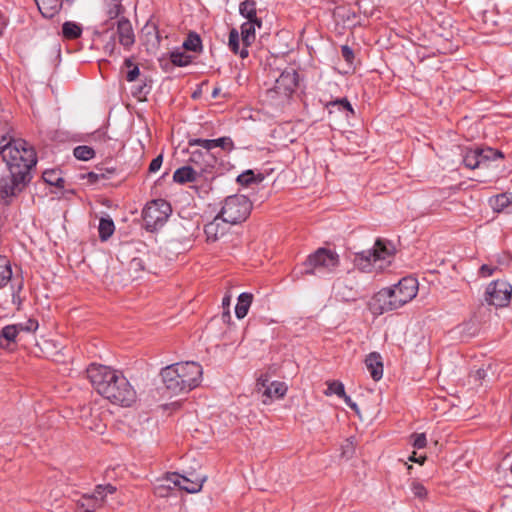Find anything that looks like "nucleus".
<instances>
[{
	"label": "nucleus",
	"instance_id": "obj_1",
	"mask_svg": "<svg viewBox=\"0 0 512 512\" xmlns=\"http://www.w3.org/2000/svg\"><path fill=\"white\" fill-rule=\"evenodd\" d=\"M0 155L10 173L9 177L1 180L0 192L3 197L14 196L30 181V170L37 162L35 151L24 140H12L2 129Z\"/></svg>",
	"mask_w": 512,
	"mask_h": 512
},
{
	"label": "nucleus",
	"instance_id": "obj_2",
	"mask_svg": "<svg viewBox=\"0 0 512 512\" xmlns=\"http://www.w3.org/2000/svg\"><path fill=\"white\" fill-rule=\"evenodd\" d=\"M87 375L96 391L110 402L131 406L136 401V391L121 372L92 364L87 369Z\"/></svg>",
	"mask_w": 512,
	"mask_h": 512
},
{
	"label": "nucleus",
	"instance_id": "obj_3",
	"mask_svg": "<svg viewBox=\"0 0 512 512\" xmlns=\"http://www.w3.org/2000/svg\"><path fill=\"white\" fill-rule=\"evenodd\" d=\"M418 292V282L413 277L402 278L397 284L381 289L371 300L373 314L380 315L396 310L410 302Z\"/></svg>",
	"mask_w": 512,
	"mask_h": 512
},
{
	"label": "nucleus",
	"instance_id": "obj_4",
	"mask_svg": "<svg viewBox=\"0 0 512 512\" xmlns=\"http://www.w3.org/2000/svg\"><path fill=\"white\" fill-rule=\"evenodd\" d=\"M203 368L194 361L179 362L161 370L165 387L173 394L187 393L202 381Z\"/></svg>",
	"mask_w": 512,
	"mask_h": 512
},
{
	"label": "nucleus",
	"instance_id": "obj_5",
	"mask_svg": "<svg viewBox=\"0 0 512 512\" xmlns=\"http://www.w3.org/2000/svg\"><path fill=\"white\" fill-rule=\"evenodd\" d=\"M394 249L383 240H377L372 249L355 255L354 264L363 272L383 270L390 265Z\"/></svg>",
	"mask_w": 512,
	"mask_h": 512
},
{
	"label": "nucleus",
	"instance_id": "obj_6",
	"mask_svg": "<svg viewBox=\"0 0 512 512\" xmlns=\"http://www.w3.org/2000/svg\"><path fill=\"white\" fill-rule=\"evenodd\" d=\"M298 84V74L294 69H287L275 80L272 88L265 94V102L275 108L284 107L294 93Z\"/></svg>",
	"mask_w": 512,
	"mask_h": 512
},
{
	"label": "nucleus",
	"instance_id": "obj_7",
	"mask_svg": "<svg viewBox=\"0 0 512 512\" xmlns=\"http://www.w3.org/2000/svg\"><path fill=\"white\" fill-rule=\"evenodd\" d=\"M251 209L252 204L246 196L233 195L225 199L219 214L228 224L235 225L246 220Z\"/></svg>",
	"mask_w": 512,
	"mask_h": 512
},
{
	"label": "nucleus",
	"instance_id": "obj_8",
	"mask_svg": "<svg viewBox=\"0 0 512 512\" xmlns=\"http://www.w3.org/2000/svg\"><path fill=\"white\" fill-rule=\"evenodd\" d=\"M339 265L337 253L320 248L311 254L305 262L306 274H320L333 272Z\"/></svg>",
	"mask_w": 512,
	"mask_h": 512
},
{
	"label": "nucleus",
	"instance_id": "obj_9",
	"mask_svg": "<svg viewBox=\"0 0 512 512\" xmlns=\"http://www.w3.org/2000/svg\"><path fill=\"white\" fill-rule=\"evenodd\" d=\"M171 211L170 204L163 199L149 202L142 213L145 228L149 231H155L162 227L171 214Z\"/></svg>",
	"mask_w": 512,
	"mask_h": 512
},
{
	"label": "nucleus",
	"instance_id": "obj_10",
	"mask_svg": "<svg viewBox=\"0 0 512 512\" xmlns=\"http://www.w3.org/2000/svg\"><path fill=\"white\" fill-rule=\"evenodd\" d=\"M115 492L116 487L111 484L96 486L92 494H85L78 500L76 512H95L105 504L106 497Z\"/></svg>",
	"mask_w": 512,
	"mask_h": 512
},
{
	"label": "nucleus",
	"instance_id": "obj_11",
	"mask_svg": "<svg viewBox=\"0 0 512 512\" xmlns=\"http://www.w3.org/2000/svg\"><path fill=\"white\" fill-rule=\"evenodd\" d=\"M503 158V154L499 150H494L490 147L469 149L464 154L463 162L466 167L475 169L485 164L486 162Z\"/></svg>",
	"mask_w": 512,
	"mask_h": 512
},
{
	"label": "nucleus",
	"instance_id": "obj_12",
	"mask_svg": "<svg viewBox=\"0 0 512 512\" xmlns=\"http://www.w3.org/2000/svg\"><path fill=\"white\" fill-rule=\"evenodd\" d=\"M486 301L496 307L509 304L512 295V286L505 281H495L486 288Z\"/></svg>",
	"mask_w": 512,
	"mask_h": 512
},
{
	"label": "nucleus",
	"instance_id": "obj_13",
	"mask_svg": "<svg viewBox=\"0 0 512 512\" xmlns=\"http://www.w3.org/2000/svg\"><path fill=\"white\" fill-rule=\"evenodd\" d=\"M258 391L262 393L264 404L272 400L283 398L288 390L287 385L281 381H270L267 375H262L257 380Z\"/></svg>",
	"mask_w": 512,
	"mask_h": 512
},
{
	"label": "nucleus",
	"instance_id": "obj_14",
	"mask_svg": "<svg viewBox=\"0 0 512 512\" xmlns=\"http://www.w3.org/2000/svg\"><path fill=\"white\" fill-rule=\"evenodd\" d=\"M333 289L336 296L344 301H354L359 297L357 282L351 278L338 279Z\"/></svg>",
	"mask_w": 512,
	"mask_h": 512
},
{
	"label": "nucleus",
	"instance_id": "obj_15",
	"mask_svg": "<svg viewBox=\"0 0 512 512\" xmlns=\"http://www.w3.org/2000/svg\"><path fill=\"white\" fill-rule=\"evenodd\" d=\"M262 22L261 20H247L244 22L240 29H241V43L242 48L240 51L241 58H246L248 56V50L247 48L255 41V32L256 27L261 28Z\"/></svg>",
	"mask_w": 512,
	"mask_h": 512
},
{
	"label": "nucleus",
	"instance_id": "obj_16",
	"mask_svg": "<svg viewBox=\"0 0 512 512\" xmlns=\"http://www.w3.org/2000/svg\"><path fill=\"white\" fill-rule=\"evenodd\" d=\"M191 164H194L201 171L205 172L209 168H212L216 163V157L210 152V150L194 149L190 151L188 160Z\"/></svg>",
	"mask_w": 512,
	"mask_h": 512
},
{
	"label": "nucleus",
	"instance_id": "obj_17",
	"mask_svg": "<svg viewBox=\"0 0 512 512\" xmlns=\"http://www.w3.org/2000/svg\"><path fill=\"white\" fill-rule=\"evenodd\" d=\"M113 35L117 37L120 45H122L126 50H129L135 42L132 25L130 21L125 18H122L117 22V29Z\"/></svg>",
	"mask_w": 512,
	"mask_h": 512
},
{
	"label": "nucleus",
	"instance_id": "obj_18",
	"mask_svg": "<svg viewBox=\"0 0 512 512\" xmlns=\"http://www.w3.org/2000/svg\"><path fill=\"white\" fill-rule=\"evenodd\" d=\"M189 147L200 146L210 150L219 147L225 151H231L234 148L233 141L230 137H221L218 139H191L188 142Z\"/></svg>",
	"mask_w": 512,
	"mask_h": 512
},
{
	"label": "nucleus",
	"instance_id": "obj_19",
	"mask_svg": "<svg viewBox=\"0 0 512 512\" xmlns=\"http://www.w3.org/2000/svg\"><path fill=\"white\" fill-rule=\"evenodd\" d=\"M228 223L224 221L223 217L218 214L211 222H209L205 228L204 232L207 237V241L215 242L220 237L226 234Z\"/></svg>",
	"mask_w": 512,
	"mask_h": 512
},
{
	"label": "nucleus",
	"instance_id": "obj_20",
	"mask_svg": "<svg viewBox=\"0 0 512 512\" xmlns=\"http://www.w3.org/2000/svg\"><path fill=\"white\" fill-rule=\"evenodd\" d=\"M174 478L176 479V484H178V488L188 493L199 492L205 481V477L202 476L186 477L178 474V476H174Z\"/></svg>",
	"mask_w": 512,
	"mask_h": 512
},
{
	"label": "nucleus",
	"instance_id": "obj_21",
	"mask_svg": "<svg viewBox=\"0 0 512 512\" xmlns=\"http://www.w3.org/2000/svg\"><path fill=\"white\" fill-rule=\"evenodd\" d=\"M365 365L371 377L378 381L383 376V363L380 354L370 353L365 359Z\"/></svg>",
	"mask_w": 512,
	"mask_h": 512
},
{
	"label": "nucleus",
	"instance_id": "obj_22",
	"mask_svg": "<svg viewBox=\"0 0 512 512\" xmlns=\"http://www.w3.org/2000/svg\"><path fill=\"white\" fill-rule=\"evenodd\" d=\"M35 2L40 13L46 18L56 15L62 6V0H35Z\"/></svg>",
	"mask_w": 512,
	"mask_h": 512
},
{
	"label": "nucleus",
	"instance_id": "obj_23",
	"mask_svg": "<svg viewBox=\"0 0 512 512\" xmlns=\"http://www.w3.org/2000/svg\"><path fill=\"white\" fill-rule=\"evenodd\" d=\"M196 171L191 166L178 168L173 174V180L179 184H185L196 180Z\"/></svg>",
	"mask_w": 512,
	"mask_h": 512
},
{
	"label": "nucleus",
	"instance_id": "obj_24",
	"mask_svg": "<svg viewBox=\"0 0 512 512\" xmlns=\"http://www.w3.org/2000/svg\"><path fill=\"white\" fill-rule=\"evenodd\" d=\"M252 300L253 295L250 293H241L239 295L238 302L235 307V314L238 319H242L247 315Z\"/></svg>",
	"mask_w": 512,
	"mask_h": 512
},
{
	"label": "nucleus",
	"instance_id": "obj_25",
	"mask_svg": "<svg viewBox=\"0 0 512 512\" xmlns=\"http://www.w3.org/2000/svg\"><path fill=\"white\" fill-rule=\"evenodd\" d=\"M17 330L12 325L3 327L0 331V347L9 348L17 340Z\"/></svg>",
	"mask_w": 512,
	"mask_h": 512
},
{
	"label": "nucleus",
	"instance_id": "obj_26",
	"mask_svg": "<svg viewBox=\"0 0 512 512\" xmlns=\"http://www.w3.org/2000/svg\"><path fill=\"white\" fill-rule=\"evenodd\" d=\"M99 237L102 241L108 240L115 231V225L110 218H101L99 222Z\"/></svg>",
	"mask_w": 512,
	"mask_h": 512
},
{
	"label": "nucleus",
	"instance_id": "obj_27",
	"mask_svg": "<svg viewBox=\"0 0 512 512\" xmlns=\"http://www.w3.org/2000/svg\"><path fill=\"white\" fill-rule=\"evenodd\" d=\"M240 14L247 20H259L256 15V2L254 0H245L239 5Z\"/></svg>",
	"mask_w": 512,
	"mask_h": 512
},
{
	"label": "nucleus",
	"instance_id": "obj_28",
	"mask_svg": "<svg viewBox=\"0 0 512 512\" xmlns=\"http://www.w3.org/2000/svg\"><path fill=\"white\" fill-rule=\"evenodd\" d=\"M62 33L66 39L72 40L81 36L82 28L75 22L67 21L62 26Z\"/></svg>",
	"mask_w": 512,
	"mask_h": 512
},
{
	"label": "nucleus",
	"instance_id": "obj_29",
	"mask_svg": "<svg viewBox=\"0 0 512 512\" xmlns=\"http://www.w3.org/2000/svg\"><path fill=\"white\" fill-rule=\"evenodd\" d=\"M264 177L261 174L255 175L252 170H246L237 177V182L244 186H249L252 183H260Z\"/></svg>",
	"mask_w": 512,
	"mask_h": 512
},
{
	"label": "nucleus",
	"instance_id": "obj_30",
	"mask_svg": "<svg viewBox=\"0 0 512 512\" xmlns=\"http://www.w3.org/2000/svg\"><path fill=\"white\" fill-rule=\"evenodd\" d=\"M12 271L10 262L5 256H0V288L11 279Z\"/></svg>",
	"mask_w": 512,
	"mask_h": 512
},
{
	"label": "nucleus",
	"instance_id": "obj_31",
	"mask_svg": "<svg viewBox=\"0 0 512 512\" xmlns=\"http://www.w3.org/2000/svg\"><path fill=\"white\" fill-rule=\"evenodd\" d=\"M43 179L46 183L52 186H64V179L62 178L61 173L58 170H46L43 173Z\"/></svg>",
	"mask_w": 512,
	"mask_h": 512
},
{
	"label": "nucleus",
	"instance_id": "obj_32",
	"mask_svg": "<svg viewBox=\"0 0 512 512\" xmlns=\"http://www.w3.org/2000/svg\"><path fill=\"white\" fill-rule=\"evenodd\" d=\"M17 330V335L20 333H33L38 329V322L35 319L29 318L24 322L12 324Z\"/></svg>",
	"mask_w": 512,
	"mask_h": 512
},
{
	"label": "nucleus",
	"instance_id": "obj_33",
	"mask_svg": "<svg viewBox=\"0 0 512 512\" xmlns=\"http://www.w3.org/2000/svg\"><path fill=\"white\" fill-rule=\"evenodd\" d=\"M73 154L79 160L88 161L94 157L95 152L91 147L83 145L74 148Z\"/></svg>",
	"mask_w": 512,
	"mask_h": 512
},
{
	"label": "nucleus",
	"instance_id": "obj_34",
	"mask_svg": "<svg viewBox=\"0 0 512 512\" xmlns=\"http://www.w3.org/2000/svg\"><path fill=\"white\" fill-rule=\"evenodd\" d=\"M345 388L342 382L340 381H328L327 382V389L325 390L324 394L326 396H331L333 394L337 395L338 397L344 396Z\"/></svg>",
	"mask_w": 512,
	"mask_h": 512
},
{
	"label": "nucleus",
	"instance_id": "obj_35",
	"mask_svg": "<svg viewBox=\"0 0 512 512\" xmlns=\"http://www.w3.org/2000/svg\"><path fill=\"white\" fill-rule=\"evenodd\" d=\"M106 13L110 19L118 17L122 11L120 0H106Z\"/></svg>",
	"mask_w": 512,
	"mask_h": 512
},
{
	"label": "nucleus",
	"instance_id": "obj_36",
	"mask_svg": "<svg viewBox=\"0 0 512 512\" xmlns=\"http://www.w3.org/2000/svg\"><path fill=\"white\" fill-rule=\"evenodd\" d=\"M410 489L413 496L420 500H425L428 496V490L426 489V487L417 480H413L411 482Z\"/></svg>",
	"mask_w": 512,
	"mask_h": 512
},
{
	"label": "nucleus",
	"instance_id": "obj_37",
	"mask_svg": "<svg viewBox=\"0 0 512 512\" xmlns=\"http://www.w3.org/2000/svg\"><path fill=\"white\" fill-rule=\"evenodd\" d=\"M241 42V34L233 28L229 33L228 46L235 53L240 55L241 49L239 48Z\"/></svg>",
	"mask_w": 512,
	"mask_h": 512
},
{
	"label": "nucleus",
	"instance_id": "obj_38",
	"mask_svg": "<svg viewBox=\"0 0 512 512\" xmlns=\"http://www.w3.org/2000/svg\"><path fill=\"white\" fill-rule=\"evenodd\" d=\"M171 62L177 66H186L191 62V57L182 51H174L170 56Z\"/></svg>",
	"mask_w": 512,
	"mask_h": 512
},
{
	"label": "nucleus",
	"instance_id": "obj_39",
	"mask_svg": "<svg viewBox=\"0 0 512 512\" xmlns=\"http://www.w3.org/2000/svg\"><path fill=\"white\" fill-rule=\"evenodd\" d=\"M201 46V40L198 35L190 34L188 38L184 41L183 47L186 50L190 51H198Z\"/></svg>",
	"mask_w": 512,
	"mask_h": 512
},
{
	"label": "nucleus",
	"instance_id": "obj_40",
	"mask_svg": "<svg viewBox=\"0 0 512 512\" xmlns=\"http://www.w3.org/2000/svg\"><path fill=\"white\" fill-rule=\"evenodd\" d=\"M124 65L127 68H129V70L126 74L127 81L132 82V81L136 80L140 73L138 66L135 65L130 58H127L124 61Z\"/></svg>",
	"mask_w": 512,
	"mask_h": 512
},
{
	"label": "nucleus",
	"instance_id": "obj_41",
	"mask_svg": "<svg viewBox=\"0 0 512 512\" xmlns=\"http://www.w3.org/2000/svg\"><path fill=\"white\" fill-rule=\"evenodd\" d=\"M411 444L416 449H422L427 444L426 435L424 433L412 434L411 435Z\"/></svg>",
	"mask_w": 512,
	"mask_h": 512
},
{
	"label": "nucleus",
	"instance_id": "obj_42",
	"mask_svg": "<svg viewBox=\"0 0 512 512\" xmlns=\"http://www.w3.org/2000/svg\"><path fill=\"white\" fill-rule=\"evenodd\" d=\"M105 53L109 55H119L120 51L116 47V37L112 35L110 40L104 45Z\"/></svg>",
	"mask_w": 512,
	"mask_h": 512
},
{
	"label": "nucleus",
	"instance_id": "obj_43",
	"mask_svg": "<svg viewBox=\"0 0 512 512\" xmlns=\"http://www.w3.org/2000/svg\"><path fill=\"white\" fill-rule=\"evenodd\" d=\"M174 476H178V473H169L162 479H160V482H163L164 485L168 488V490H171L173 488L178 487V484H176V479Z\"/></svg>",
	"mask_w": 512,
	"mask_h": 512
},
{
	"label": "nucleus",
	"instance_id": "obj_44",
	"mask_svg": "<svg viewBox=\"0 0 512 512\" xmlns=\"http://www.w3.org/2000/svg\"><path fill=\"white\" fill-rule=\"evenodd\" d=\"M494 209L500 210L507 206L508 197L506 195H498L494 200H491Z\"/></svg>",
	"mask_w": 512,
	"mask_h": 512
},
{
	"label": "nucleus",
	"instance_id": "obj_45",
	"mask_svg": "<svg viewBox=\"0 0 512 512\" xmlns=\"http://www.w3.org/2000/svg\"><path fill=\"white\" fill-rule=\"evenodd\" d=\"M83 425L90 429V430H94L95 432L97 433H103L104 431V428H105V425L101 422V421H96V422H89L88 419H85L83 421Z\"/></svg>",
	"mask_w": 512,
	"mask_h": 512
},
{
	"label": "nucleus",
	"instance_id": "obj_46",
	"mask_svg": "<svg viewBox=\"0 0 512 512\" xmlns=\"http://www.w3.org/2000/svg\"><path fill=\"white\" fill-rule=\"evenodd\" d=\"M331 105L338 106L339 109H343V110L348 111L351 114H354V110L351 107V104L346 99L336 100V101L332 102Z\"/></svg>",
	"mask_w": 512,
	"mask_h": 512
},
{
	"label": "nucleus",
	"instance_id": "obj_47",
	"mask_svg": "<svg viewBox=\"0 0 512 512\" xmlns=\"http://www.w3.org/2000/svg\"><path fill=\"white\" fill-rule=\"evenodd\" d=\"M162 162H163V157L162 155H159L157 156L156 158H154L150 165H149V172L150 173H155L157 172L160 168H161V165H162Z\"/></svg>",
	"mask_w": 512,
	"mask_h": 512
},
{
	"label": "nucleus",
	"instance_id": "obj_48",
	"mask_svg": "<svg viewBox=\"0 0 512 512\" xmlns=\"http://www.w3.org/2000/svg\"><path fill=\"white\" fill-rule=\"evenodd\" d=\"M154 491L155 494L159 497H166L168 496L169 493L168 488L164 485L163 482H160V480L158 481V484L155 486Z\"/></svg>",
	"mask_w": 512,
	"mask_h": 512
},
{
	"label": "nucleus",
	"instance_id": "obj_49",
	"mask_svg": "<svg viewBox=\"0 0 512 512\" xmlns=\"http://www.w3.org/2000/svg\"><path fill=\"white\" fill-rule=\"evenodd\" d=\"M341 52H342V56H343V58H344L347 62L351 63V62H352V60H353V58H354L353 50H352L350 47H348V46L344 45V46H342V48H341Z\"/></svg>",
	"mask_w": 512,
	"mask_h": 512
},
{
	"label": "nucleus",
	"instance_id": "obj_50",
	"mask_svg": "<svg viewBox=\"0 0 512 512\" xmlns=\"http://www.w3.org/2000/svg\"><path fill=\"white\" fill-rule=\"evenodd\" d=\"M354 453V445L350 439L346 440V444L343 446L342 455L350 457Z\"/></svg>",
	"mask_w": 512,
	"mask_h": 512
},
{
	"label": "nucleus",
	"instance_id": "obj_51",
	"mask_svg": "<svg viewBox=\"0 0 512 512\" xmlns=\"http://www.w3.org/2000/svg\"><path fill=\"white\" fill-rule=\"evenodd\" d=\"M425 460H426V456L425 455L417 456V453L415 451L409 457V461L416 462V463H419V464H423Z\"/></svg>",
	"mask_w": 512,
	"mask_h": 512
},
{
	"label": "nucleus",
	"instance_id": "obj_52",
	"mask_svg": "<svg viewBox=\"0 0 512 512\" xmlns=\"http://www.w3.org/2000/svg\"><path fill=\"white\" fill-rule=\"evenodd\" d=\"M480 272L482 273L483 276H490L493 273V269L488 265H482L480 268Z\"/></svg>",
	"mask_w": 512,
	"mask_h": 512
},
{
	"label": "nucleus",
	"instance_id": "obj_53",
	"mask_svg": "<svg viewBox=\"0 0 512 512\" xmlns=\"http://www.w3.org/2000/svg\"><path fill=\"white\" fill-rule=\"evenodd\" d=\"M340 398H342L348 406H350V404L353 402L346 393H344V396H341Z\"/></svg>",
	"mask_w": 512,
	"mask_h": 512
},
{
	"label": "nucleus",
	"instance_id": "obj_54",
	"mask_svg": "<svg viewBox=\"0 0 512 512\" xmlns=\"http://www.w3.org/2000/svg\"><path fill=\"white\" fill-rule=\"evenodd\" d=\"M221 89L219 87H215L212 91V98H216L219 96Z\"/></svg>",
	"mask_w": 512,
	"mask_h": 512
},
{
	"label": "nucleus",
	"instance_id": "obj_55",
	"mask_svg": "<svg viewBox=\"0 0 512 512\" xmlns=\"http://www.w3.org/2000/svg\"><path fill=\"white\" fill-rule=\"evenodd\" d=\"M230 300H231L230 296H225V297L223 298V300H222V304H223V306H229V304H230Z\"/></svg>",
	"mask_w": 512,
	"mask_h": 512
},
{
	"label": "nucleus",
	"instance_id": "obj_56",
	"mask_svg": "<svg viewBox=\"0 0 512 512\" xmlns=\"http://www.w3.org/2000/svg\"><path fill=\"white\" fill-rule=\"evenodd\" d=\"M484 374H485V373H484V371H483V370H478V371L476 372V376H477L479 379L483 378V377H484Z\"/></svg>",
	"mask_w": 512,
	"mask_h": 512
},
{
	"label": "nucleus",
	"instance_id": "obj_57",
	"mask_svg": "<svg viewBox=\"0 0 512 512\" xmlns=\"http://www.w3.org/2000/svg\"><path fill=\"white\" fill-rule=\"evenodd\" d=\"M351 409L355 410L356 412H358V406L355 402H352L349 406Z\"/></svg>",
	"mask_w": 512,
	"mask_h": 512
},
{
	"label": "nucleus",
	"instance_id": "obj_58",
	"mask_svg": "<svg viewBox=\"0 0 512 512\" xmlns=\"http://www.w3.org/2000/svg\"><path fill=\"white\" fill-rule=\"evenodd\" d=\"M351 409L355 410L356 412H358V406L355 402H352L349 406Z\"/></svg>",
	"mask_w": 512,
	"mask_h": 512
},
{
	"label": "nucleus",
	"instance_id": "obj_59",
	"mask_svg": "<svg viewBox=\"0 0 512 512\" xmlns=\"http://www.w3.org/2000/svg\"><path fill=\"white\" fill-rule=\"evenodd\" d=\"M131 264H136V265H138V264H139V261H137L136 259H134V260L131 262Z\"/></svg>",
	"mask_w": 512,
	"mask_h": 512
},
{
	"label": "nucleus",
	"instance_id": "obj_60",
	"mask_svg": "<svg viewBox=\"0 0 512 512\" xmlns=\"http://www.w3.org/2000/svg\"><path fill=\"white\" fill-rule=\"evenodd\" d=\"M89 177H91V178H92V177H96V175H95L94 173H90V174H89Z\"/></svg>",
	"mask_w": 512,
	"mask_h": 512
},
{
	"label": "nucleus",
	"instance_id": "obj_61",
	"mask_svg": "<svg viewBox=\"0 0 512 512\" xmlns=\"http://www.w3.org/2000/svg\"><path fill=\"white\" fill-rule=\"evenodd\" d=\"M511 473H512V465H511Z\"/></svg>",
	"mask_w": 512,
	"mask_h": 512
}]
</instances>
